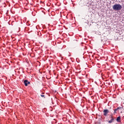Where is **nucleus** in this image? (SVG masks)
Listing matches in <instances>:
<instances>
[{"instance_id":"obj_1","label":"nucleus","mask_w":124,"mask_h":124,"mask_svg":"<svg viewBox=\"0 0 124 124\" xmlns=\"http://www.w3.org/2000/svg\"><path fill=\"white\" fill-rule=\"evenodd\" d=\"M112 8L113 10L119 11V10H121V9H122V7L121 4H116L112 6Z\"/></svg>"},{"instance_id":"obj_2","label":"nucleus","mask_w":124,"mask_h":124,"mask_svg":"<svg viewBox=\"0 0 124 124\" xmlns=\"http://www.w3.org/2000/svg\"><path fill=\"white\" fill-rule=\"evenodd\" d=\"M24 83L26 87L28 86V84H31V82L30 81H28L27 80H25Z\"/></svg>"},{"instance_id":"obj_3","label":"nucleus","mask_w":124,"mask_h":124,"mask_svg":"<svg viewBox=\"0 0 124 124\" xmlns=\"http://www.w3.org/2000/svg\"><path fill=\"white\" fill-rule=\"evenodd\" d=\"M104 116H107V114L109 113V110L108 109H105L104 110Z\"/></svg>"},{"instance_id":"obj_4","label":"nucleus","mask_w":124,"mask_h":124,"mask_svg":"<svg viewBox=\"0 0 124 124\" xmlns=\"http://www.w3.org/2000/svg\"><path fill=\"white\" fill-rule=\"evenodd\" d=\"M111 120L108 121V124H112V123H114V119L113 118V116L111 117Z\"/></svg>"},{"instance_id":"obj_5","label":"nucleus","mask_w":124,"mask_h":124,"mask_svg":"<svg viewBox=\"0 0 124 124\" xmlns=\"http://www.w3.org/2000/svg\"><path fill=\"white\" fill-rule=\"evenodd\" d=\"M117 122H118V123H120L121 122V117L119 116L118 117H117V119H116Z\"/></svg>"},{"instance_id":"obj_6","label":"nucleus","mask_w":124,"mask_h":124,"mask_svg":"<svg viewBox=\"0 0 124 124\" xmlns=\"http://www.w3.org/2000/svg\"><path fill=\"white\" fill-rule=\"evenodd\" d=\"M121 108H121V107H118L116 109H117V110H120V109H121Z\"/></svg>"},{"instance_id":"obj_7","label":"nucleus","mask_w":124,"mask_h":124,"mask_svg":"<svg viewBox=\"0 0 124 124\" xmlns=\"http://www.w3.org/2000/svg\"><path fill=\"white\" fill-rule=\"evenodd\" d=\"M114 113H116V111H118V110L117 109V108H115L114 109Z\"/></svg>"},{"instance_id":"obj_8","label":"nucleus","mask_w":124,"mask_h":124,"mask_svg":"<svg viewBox=\"0 0 124 124\" xmlns=\"http://www.w3.org/2000/svg\"><path fill=\"white\" fill-rule=\"evenodd\" d=\"M41 97H44V95H43V94H41Z\"/></svg>"}]
</instances>
